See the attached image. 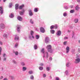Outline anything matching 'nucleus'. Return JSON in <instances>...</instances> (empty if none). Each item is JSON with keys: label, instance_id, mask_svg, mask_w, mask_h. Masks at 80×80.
I'll return each instance as SVG.
<instances>
[{"label": "nucleus", "instance_id": "obj_1", "mask_svg": "<svg viewBox=\"0 0 80 80\" xmlns=\"http://www.w3.org/2000/svg\"><path fill=\"white\" fill-rule=\"evenodd\" d=\"M44 51V48H42L41 51V52L43 54V57L45 58L46 56V58H48V52H45Z\"/></svg>", "mask_w": 80, "mask_h": 80}, {"label": "nucleus", "instance_id": "obj_2", "mask_svg": "<svg viewBox=\"0 0 80 80\" xmlns=\"http://www.w3.org/2000/svg\"><path fill=\"white\" fill-rule=\"evenodd\" d=\"M46 48L48 50V52H49L50 53H52V46H51V45H48L46 47Z\"/></svg>", "mask_w": 80, "mask_h": 80}, {"label": "nucleus", "instance_id": "obj_3", "mask_svg": "<svg viewBox=\"0 0 80 80\" xmlns=\"http://www.w3.org/2000/svg\"><path fill=\"white\" fill-rule=\"evenodd\" d=\"M33 33H34V32H33V31H30V35H29V38L31 40H32L34 38Z\"/></svg>", "mask_w": 80, "mask_h": 80}, {"label": "nucleus", "instance_id": "obj_4", "mask_svg": "<svg viewBox=\"0 0 80 80\" xmlns=\"http://www.w3.org/2000/svg\"><path fill=\"white\" fill-rule=\"evenodd\" d=\"M79 62H80V58L79 57V56L78 55L76 57V59H75V63H78Z\"/></svg>", "mask_w": 80, "mask_h": 80}, {"label": "nucleus", "instance_id": "obj_5", "mask_svg": "<svg viewBox=\"0 0 80 80\" xmlns=\"http://www.w3.org/2000/svg\"><path fill=\"white\" fill-rule=\"evenodd\" d=\"M0 27L1 28L4 29L5 28V25H4V24L2 23L0 24Z\"/></svg>", "mask_w": 80, "mask_h": 80}, {"label": "nucleus", "instance_id": "obj_6", "mask_svg": "<svg viewBox=\"0 0 80 80\" xmlns=\"http://www.w3.org/2000/svg\"><path fill=\"white\" fill-rule=\"evenodd\" d=\"M45 42L46 43H49V38L48 37H47L45 38Z\"/></svg>", "mask_w": 80, "mask_h": 80}, {"label": "nucleus", "instance_id": "obj_7", "mask_svg": "<svg viewBox=\"0 0 80 80\" xmlns=\"http://www.w3.org/2000/svg\"><path fill=\"white\" fill-rule=\"evenodd\" d=\"M70 52V48L67 46L66 48V53H68V52Z\"/></svg>", "mask_w": 80, "mask_h": 80}, {"label": "nucleus", "instance_id": "obj_8", "mask_svg": "<svg viewBox=\"0 0 80 80\" xmlns=\"http://www.w3.org/2000/svg\"><path fill=\"white\" fill-rule=\"evenodd\" d=\"M40 31L41 33H44L45 32V29L42 27L40 28Z\"/></svg>", "mask_w": 80, "mask_h": 80}, {"label": "nucleus", "instance_id": "obj_9", "mask_svg": "<svg viewBox=\"0 0 80 80\" xmlns=\"http://www.w3.org/2000/svg\"><path fill=\"white\" fill-rule=\"evenodd\" d=\"M0 11H1V12H0L1 14V15H2V14H3V8H2V6L0 7Z\"/></svg>", "mask_w": 80, "mask_h": 80}, {"label": "nucleus", "instance_id": "obj_10", "mask_svg": "<svg viewBox=\"0 0 80 80\" xmlns=\"http://www.w3.org/2000/svg\"><path fill=\"white\" fill-rule=\"evenodd\" d=\"M29 14L30 16H32V15H33V12H32V10H29Z\"/></svg>", "mask_w": 80, "mask_h": 80}, {"label": "nucleus", "instance_id": "obj_11", "mask_svg": "<svg viewBox=\"0 0 80 80\" xmlns=\"http://www.w3.org/2000/svg\"><path fill=\"white\" fill-rule=\"evenodd\" d=\"M61 31H58L56 33V34L58 36H60L61 35Z\"/></svg>", "mask_w": 80, "mask_h": 80}, {"label": "nucleus", "instance_id": "obj_12", "mask_svg": "<svg viewBox=\"0 0 80 80\" xmlns=\"http://www.w3.org/2000/svg\"><path fill=\"white\" fill-rule=\"evenodd\" d=\"M24 12H25V10H24V9H22V12L20 11L19 12V13L21 15H23Z\"/></svg>", "mask_w": 80, "mask_h": 80}, {"label": "nucleus", "instance_id": "obj_13", "mask_svg": "<svg viewBox=\"0 0 80 80\" xmlns=\"http://www.w3.org/2000/svg\"><path fill=\"white\" fill-rule=\"evenodd\" d=\"M17 19L19 21H22V18L20 16H18L17 17Z\"/></svg>", "mask_w": 80, "mask_h": 80}, {"label": "nucleus", "instance_id": "obj_14", "mask_svg": "<svg viewBox=\"0 0 80 80\" xmlns=\"http://www.w3.org/2000/svg\"><path fill=\"white\" fill-rule=\"evenodd\" d=\"M19 40V37L17 36V35H15V40Z\"/></svg>", "mask_w": 80, "mask_h": 80}, {"label": "nucleus", "instance_id": "obj_15", "mask_svg": "<svg viewBox=\"0 0 80 80\" xmlns=\"http://www.w3.org/2000/svg\"><path fill=\"white\" fill-rule=\"evenodd\" d=\"M23 7H24V4H22L21 6H20L19 7V9H22Z\"/></svg>", "mask_w": 80, "mask_h": 80}, {"label": "nucleus", "instance_id": "obj_16", "mask_svg": "<svg viewBox=\"0 0 80 80\" xmlns=\"http://www.w3.org/2000/svg\"><path fill=\"white\" fill-rule=\"evenodd\" d=\"M65 75H68L69 73H68V70H66L65 72Z\"/></svg>", "mask_w": 80, "mask_h": 80}, {"label": "nucleus", "instance_id": "obj_17", "mask_svg": "<svg viewBox=\"0 0 80 80\" xmlns=\"http://www.w3.org/2000/svg\"><path fill=\"white\" fill-rule=\"evenodd\" d=\"M38 8H35L34 9V12H37L38 11Z\"/></svg>", "mask_w": 80, "mask_h": 80}, {"label": "nucleus", "instance_id": "obj_18", "mask_svg": "<svg viewBox=\"0 0 80 80\" xmlns=\"http://www.w3.org/2000/svg\"><path fill=\"white\" fill-rule=\"evenodd\" d=\"M17 30L18 32H20V27H18L17 28Z\"/></svg>", "mask_w": 80, "mask_h": 80}, {"label": "nucleus", "instance_id": "obj_19", "mask_svg": "<svg viewBox=\"0 0 80 80\" xmlns=\"http://www.w3.org/2000/svg\"><path fill=\"white\" fill-rule=\"evenodd\" d=\"M13 52L15 53V55H18V52L17 51H13Z\"/></svg>", "mask_w": 80, "mask_h": 80}, {"label": "nucleus", "instance_id": "obj_20", "mask_svg": "<svg viewBox=\"0 0 80 80\" xmlns=\"http://www.w3.org/2000/svg\"><path fill=\"white\" fill-rule=\"evenodd\" d=\"M39 69L40 70H43V68L42 67L40 66L39 67Z\"/></svg>", "mask_w": 80, "mask_h": 80}, {"label": "nucleus", "instance_id": "obj_21", "mask_svg": "<svg viewBox=\"0 0 80 80\" xmlns=\"http://www.w3.org/2000/svg\"><path fill=\"white\" fill-rule=\"evenodd\" d=\"M18 7V4H17L15 5V9L16 10H17Z\"/></svg>", "mask_w": 80, "mask_h": 80}, {"label": "nucleus", "instance_id": "obj_22", "mask_svg": "<svg viewBox=\"0 0 80 80\" xmlns=\"http://www.w3.org/2000/svg\"><path fill=\"white\" fill-rule=\"evenodd\" d=\"M9 17L11 18H13V17H14V15H13V14H11L9 15Z\"/></svg>", "mask_w": 80, "mask_h": 80}, {"label": "nucleus", "instance_id": "obj_23", "mask_svg": "<svg viewBox=\"0 0 80 80\" xmlns=\"http://www.w3.org/2000/svg\"><path fill=\"white\" fill-rule=\"evenodd\" d=\"M79 9H80V8L78 7V6H77L75 7V9L77 11L79 10Z\"/></svg>", "mask_w": 80, "mask_h": 80}, {"label": "nucleus", "instance_id": "obj_24", "mask_svg": "<svg viewBox=\"0 0 80 80\" xmlns=\"http://www.w3.org/2000/svg\"><path fill=\"white\" fill-rule=\"evenodd\" d=\"M21 64L22 66H25V63L23 62H21Z\"/></svg>", "mask_w": 80, "mask_h": 80}, {"label": "nucleus", "instance_id": "obj_25", "mask_svg": "<svg viewBox=\"0 0 80 80\" xmlns=\"http://www.w3.org/2000/svg\"><path fill=\"white\" fill-rule=\"evenodd\" d=\"M75 23H77L78 22V19H75L74 21Z\"/></svg>", "mask_w": 80, "mask_h": 80}, {"label": "nucleus", "instance_id": "obj_26", "mask_svg": "<svg viewBox=\"0 0 80 80\" xmlns=\"http://www.w3.org/2000/svg\"><path fill=\"white\" fill-rule=\"evenodd\" d=\"M50 32L51 33H52V34H53V33H55V30H51L50 31Z\"/></svg>", "mask_w": 80, "mask_h": 80}, {"label": "nucleus", "instance_id": "obj_27", "mask_svg": "<svg viewBox=\"0 0 80 80\" xmlns=\"http://www.w3.org/2000/svg\"><path fill=\"white\" fill-rule=\"evenodd\" d=\"M34 48L35 50H37V45L35 44L34 45Z\"/></svg>", "mask_w": 80, "mask_h": 80}, {"label": "nucleus", "instance_id": "obj_28", "mask_svg": "<svg viewBox=\"0 0 80 80\" xmlns=\"http://www.w3.org/2000/svg\"><path fill=\"white\" fill-rule=\"evenodd\" d=\"M30 22L31 24H33V20H32V19H30Z\"/></svg>", "mask_w": 80, "mask_h": 80}, {"label": "nucleus", "instance_id": "obj_29", "mask_svg": "<svg viewBox=\"0 0 80 80\" xmlns=\"http://www.w3.org/2000/svg\"><path fill=\"white\" fill-rule=\"evenodd\" d=\"M29 74H33V71H29L28 72Z\"/></svg>", "mask_w": 80, "mask_h": 80}, {"label": "nucleus", "instance_id": "obj_30", "mask_svg": "<svg viewBox=\"0 0 80 80\" xmlns=\"http://www.w3.org/2000/svg\"><path fill=\"white\" fill-rule=\"evenodd\" d=\"M27 70V68L25 67H22V70L23 71H25Z\"/></svg>", "mask_w": 80, "mask_h": 80}, {"label": "nucleus", "instance_id": "obj_31", "mask_svg": "<svg viewBox=\"0 0 80 80\" xmlns=\"http://www.w3.org/2000/svg\"><path fill=\"white\" fill-rule=\"evenodd\" d=\"M54 28H55V29H57L58 28V25H55L54 26Z\"/></svg>", "mask_w": 80, "mask_h": 80}, {"label": "nucleus", "instance_id": "obj_32", "mask_svg": "<svg viewBox=\"0 0 80 80\" xmlns=\"http://www.w3.org/2000/svg\"><path fill=\"white\" fill-rule=\"evenodd\" d=\"M9 8H11L12 7V3L11 2L9 3Z\"/></svg>", "mask_w": 80, "mask_h": 80}, {"label": "nucleus", "instance_id": "obj_33", "mask_svg": "<svg viewBox=\"0 0 80 80\" xmlns=\"http://www.w3.org/2000/svg\"><path fill=\"white\" fill-rule=\"evenodd\" d=\"M3 36L4 38H7V34H4L3 35Z\"/></svg>", "mask_w": 80, "mask_h": 80}, {"label": "nucleus", "instance_id": "obj_34", "mask_svg": "<svg viewBox=\"0 0 80 80\" xmlns=\"http://www.w3.org/2000/svg\"><path fill=\"white\" fill-rule=\"evenodd\" d=\"M67 13L66 12H64L63 13V16L64 17H66L67 16Z\"/></svg>", "mask_w": 80, "mask_h": 80}, {"label": "nucleus", "instance_id": "obj_35", "mask_svg": "<svg viewBox=\"0 0 80 80\" xmlns=\"http://www.w3.org/2000/svg\"><path fill=\"white\" fill-rule=\"evenodd\" d=\"M12 62L14 63V64H17V62L14 60H12Z\"/></svg>", "mask_w": 80, "mask_h": 80}, {"label": "nucleus", "instance_id": "obj_36", "mask_svg": "<svg viewBox=\"0 0 80 80\" xmlns=\"http://www.w3.org/2000/svg\"><path fill=\"white\" fill-rule=\"evenodd\" d=\"M50 67L46 68V70H47V71H50Z\"/></svg>", "mask_w": 80, "mask_h": 80}, {"label": "nucleus", "instance_id": "obj_37", "mask_svg": "<svg viewBox=\"0 0 80 80\" xmlns=\"http://www.w3.org/2000/svg\"><path fill=\"white\" fill-rule=\"evenodd\" d=\"M36 39H38L39 38V35H37L36 36Z\"/></svg>", "mask_w": 80, "mask_h": 80}, {"label": "nucleus", "instance_id": "obj_38", "mask_svg": "<svg viewBox=\"0 0 80 80\" xmlns=\"http://www.w3.org/2000/svg\"><path fill=\"white\" fill-rule=\"evenodd\" d=\"M30 78L31 80H33V75H32L30 77Z\"/></svg>", "mask_w": 80, "mask_h": 80}, {"label": "nucleus", "instance_id": "obj_39", "mask_svg": "<svg viewBox=\"0 0 80 80\" xmlns=\"http://www.w3.org/2000/svg\"><path fill=\"white\" fill-rule=\"evenodd\" d=\"M70 12L71 13H74V10L73 9L71 10L70 11Z\"/></svg>", "mask_w": 80, "mask_h": 80}, {"label": "nucleus", "instance_id": "obj_40", "mask_svg": "<svg viewBox=\"0 0 80 80\" xmlns=\"http://www.w3.org/2000/svg\"><path fill=\"white\" fill-rule=\"evenodd\" d=\"M72 38H73L74 37V35H75V33H74V32H72Z\"/></svg>", "mask_w": 80, "mask_h": 80}, {"label": "nucleus", "instance_id": "obj_41", "mask_svg": "<svg viewBox=\"0 0 80 80\" xmlns=\"http://www.w3.org/2000/svg\"><path fill=\"white\" fill-rule=\"evenodd\" d=\"M53 28H54V25H52L50 27V28L51 30L53 29Z\"/></svg>", "mask_w": 80, "mask_h": 80}, {"label": "nucleus", "instance_id": "obj_42", "mask_svg": "<svg viewBox=\"0 0 80 80\" xmlns=\"http://www.w3.org/2000/svg\"><path fill=\"white\" fill-rule=\"evenodd\" d=\"M9 77L10 78H11V79H14V77H13V76H10Z\"/></svg>", "mask_w": 80, "mask_h": 80}, {"label": "nucleus", "instance_id": "obj_43", "mask_svg": "<svg viewBox=\"0 0 80 80\" xmlns=\"http://www.w3.org/2000/svg\"><path fill=\"white\" fill-rule=\"evenodd\" d=\"M44 65L43 64V63H40V64H39V65L40 66H43Z\"/></svg>", "mask_w": 80, "mask_h": 80}, {"label": "nucleus", "instance_id": "obj_44", "mask_svg": "<svg viewBox=\"0 0 80 80\" xmlns=\"http://www.w3.org/2000/svg\"><path fill=\"white\" fill-rule=\"evenodd\" d=\"M18 43H16L15 45V47L16 48H17V47H18Z\"/></svg>", "mask_w": 80, "mask_h": 80}, {"label": "nucleus", "instance_id": "obj_45", "mask_svg": "<svg viewBox=\"0 0 80 80\" xmlns=\"http://www.w3.org/2000/svg\"><path fill=\"white\" fill-rule=\"evenodd\" d=\"M67 41H65L64 43H63V45H66V44H67Z\"/></svg>", "mask_w": 80, "mask_h": 80}, {"label": "nucleus", "instance_id": "obj_46", "mask_svg": "<svg viewBox=\"0 0 80 80\" xmlns=\"http://www.w3.org/2000/svg\"><path fill=\"white\" fill-rule=\"evenodd\" d=\"M6 60H7V58H4L3 59V61H6Z\"/></svg>", "mask_w": 80, "mask_h": 80}, {"label": "nucleus", "instance_id": "obj_47", "mask_svg": "<svg viewBox=\"0 0 80 80\" xmlns=\"http://www.w3.org/2000/svg\"><path fill=\"white\" fill-rule=\"evenodd\" d=\"M66 66L67 67H69V63L68 62L67 64H66Z\"/></svg>", "mask_w": 80, "mask_h": 80}, {"label": "nucleus", "instance_id": "obj_48", "mask_svg": "<svg viewBox=\"0 0 80 80\" xmlns=\"http://www.w3.org/2000/svg\"><path fill=\"white\" fill-rule=\"evenodd\" d=\"M64 8L65 9H68V7L66 6L64 7Z\"/></svg>", "mask_w": 80, "mask_h": 80}, {"label": "nucleus", "instance_id": "obj_49", "mask_svg": "<svg viewBox=\"0 0 80 80\" xmlns=\"http://www.w3.org/2000/svg\"><path fill=\"white\" fill-rule=\"evenodd\" d=\"M2 48L0 47V55H1V52H2Z\"/></svg>", "mask_w": 80, "mask_h": 80}, {"label": "nucleus", "instance_id": "obj_50", "mask_svg": "<svg viewBox=\"0 0 80 80\" xmlns=\"http://www.w3.org/2000/svg\"><path fill=\"white\" fill-rule=\"evenodd\" d=\"M78 53H80V48H79L78 49Z\"/></svg>", "mask_w": 80, "mask_h": 80}, {"label": "nucleus", "instance_id": "obj_51", "mask_svg": "<svg viewBox=\"0 0 80 80\" xmlns=\"http://www.w3.org/2000/svg\"><path fill=\"white\" fill-rule=\"evenodd\" d=\"M43 77H46V74H43Z\"/></svg>", "mask_w": 80, "mask_h": 80}, {"label": "nucleus", "instance_id": "obj_52", "mask_svg": "<svg viewBox=\"0 0 80 80\" xmlns=\"http://www.w3.org/2000/svg\"><path fill=\"white\" fill-rule=\"evenodd\" d=\"M56 80H60L59 78L57 77L56 78Z\"/></svg>", "mask_w": 80, "mask_h": 80}, {"label": "nucleus", "instance_id": "obj_53", "mask_svg": "<svg viewBox=\"0 0 80 80\" xmlns=\"http://www.w3.org/2000/svg\"><path fill=\"white\" fill-rule=\"evenodd\" d=\"M64 40H66L67 39H68V37H65L64 38Z\"/></svg>", "mask_w": 80, "mask_h": 80}, {"label": "nucleus", "instance_id": "obj_54", "mask_svg": "<svg viewBox=\"0 0 80 80\" xmlns=\"http://www.w3.org/2000/svg\"><path fill=\"white\" fill-rule=\"evenodd\" d=\"M49 60H50V61H52V58L50 57L49 58Z\"/></svg>", "mask_w": 80, "mask_h": 80}, {"label": "nucleus", "instance_id": "obj_55", "mask_svg": "<svg viewBox=\"0 0 80 80\" xmlns=\"http://www.w3.org/2000/svg\"><path fill=\"white\" fill-rule=\"evenodd\" d=\"M5 55H6L5 54H3V58H5Z\"/></svg>", "mask_w": 80, "mask_h": 80}, {"label": "nucleus", "instance_id": "obj_56", "mask_svg": "<svg viewBox=\"0 0 80 80\" xmlns=\"http://www.w3.org/2000/svg\"><path fill=\"white\" fill-rule=\"evenodd\" d=\"M3 76H1L0 77V79H3Z\"/></svg>", "mask_w": 80, "mask_h": 80}, {"label": "nucleus", "instance_id": "obj_57", "mask_svg": "<svg viewBox=\"0 0 80 80\" xmlns=\"http://www.w3.org/2000/svg\"><path fill=\"white\" fill-rule=\"evenodd\" d=\"M77 1L78 3H80V0H77Z\"/></svg>", "mask_w": 80, "mask_h": 80}, {"label": "nucleus", "instance_id": "obj_58", "mask_svg": "<svg viewBox=\"0 0 80 80\" xmlns=\"http://www.w3.org/2000/svg\"><path fill=\"white\" fill-rule=\"evenodd\" d=\"M8 79H7V78H4L3 80H8Z\"/></svg>", "mask_w": 80, "mask_h": 80}, {"label": "nucleus", "instance_id": "obj_59", "mask_svg": "<svg viewBox=\"0 0 80 80\" xmlns=\"http://www.w3.org/2000/svg\"><path fill=\"white\" fill-rule=\"evenodd\" d=\"M38 29H36V31H38Z\"/></svg>", "mask_w": 80, "mask_h": 80}, {"label": "nucleus", "instance_id": "obj_60", "mask_svg": "<svg viewBox=\"0 0 80 80\" xmlns=\"http://www.w3.org/2000/svg\"><path fill=\"white\" fill-rule=\"evenodd\" d=\"M0 45H2V42H0Z\"/></svg>", "mask_w": 80, "mask_h": 80}, {"label": "nucleus", "instance_id": "obj_61", "mask_svg": "<svg viewBox=\"0 0 80 80\" xmlns=\"http://www.w3.org/2000/svg\"><path fill=\"white\" fill-rule=\"evenodd\" d=\"M73 6H71V8H73Z\"/></svg>", "mask_w": 80, "mask_h": 80}, {"label": "nucleus", "instance_id": "obj_62", "mask_svg": "<svg viewBox=\"0 0 80 80\" xmlns=\"http://www.w3.org/2000/svg\"><path fill=\"white\" fill-rule=\"evenodd\" d=\"M7 0H3V2H5Z\"/></svg>", "mask_w": 80, "mask_h": 80}, {"label": "nucleus", "instance_id": "obj_63", "mask_svg": "<svg viewBox=\"0 0 80 80\" xmlns=\"http://www.w3.org/2000/svg\"><path fill=\"white\" fill-rule=\"evenodd\" d=\"M68 33H70V30H68Z\"/></svg>", "mask_w": 80, "mask_h": 80}, {"label": "nucleus", "instance_id": "obj_64", "mask_svg": "<svg viewBox=\"0 0 80 80\" xmlns=\"http://www.w3.org/2000/svg\"><path fill=\"white\" fill-rule=\"evenodd\" d=\"M78 42L80 43V40H79Z\"/></svg>", "mask_w": 80, "mask_h": 80}]
</instances>
